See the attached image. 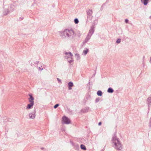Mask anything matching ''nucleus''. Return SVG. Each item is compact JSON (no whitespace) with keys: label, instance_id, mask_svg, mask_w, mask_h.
<instances>
[{"label":"nucleus","instance_id":"obj_6","mask_svg":"<svg viewBox=\"0 0 151 151\" xmlns=\"http://www.w3.org/2000/svg\"><path fill=\"white\" fill-rule=\"evenodd\" d=\"M64 57L65 58L67 59V60L69 63L72 65H73V63L72 62H73V60L72 57H70L68 56H65Z\"/></svg>","mask_w":151,"mask_h":151},{"label":"nucleus","instance_id":"obj_28","mask_svg":"<svg viewBox=\"0 0 151 151\" xmlns=\"http://www.w3.org/2000/svg\"><path fill=\"white\" fill-rule=\"evenodd\" d=\"M128 22H129V20L128 19H125V22L126 23H128Z\"/></svg>","mask_w":151,"mask_h":151},{"label":"nucleus","instance_id":"obj_11","mask_svg":"<svg viewBox=\"0 0 151 151\" xmlns=\"http://www.w3.org/2000/svg\"><path fill=\"white\" fill-rule=\"evenodd\" d=\"M73 86V83L71 82L70 81L68 83V89L69 90H70L72 89V87Z\"/></svg>","mask_w":151,"mask_h":151},{"label":"nucleus","instance_id":"obj_19","mask_svg":"<svg viewBox=\"0 0 151 151\" xmlns=\"http://www.w3.org/2000/svg\"><path fill=\"white\" fill-rule=\"evenodd\" d=\"M75 56L76 58V60H79L80 59V57L79 54L78 53H76L75 54Z\"/></svg>","mask_w":151,"mask_h":151},{"label":"nucleus","instance_id":"obj_21","mask_svg":"<svg viewBox=\"0 0 151 151\" xmlns=\"http://www.w3.org/2000/svg\"><path fill=\"white\" fill-rule=\"evenodd\" d=\"M74 22L75 24H77L79 22V20L78 19L76 18L74 19Z\"/></svg>","mask_w":151,"mask_h":151},{"label":"nucleus","instance_id":"obj_13","mask_svg":"<svg viewBox=\"0 0 151 151\" xmlns=\"http://www.w3.org/2000/svg\"><path fill=\"white\" fill-rule=\"evenodd\" d=\"M149 0H141V1L143 4L145 5H147L149 2Z\"/></svg>","mask_w":151,"mask_h":151},{"label":"nucleus","instance_id":"obj_34","mask_svg":"<svg viewBox=\"0 0 151 151\" xmlns=\"http://www.w3.org/2000/svg\"><path fill=\"white\" fill-rule=\"evenodd\" d=\"M64 54L65 55H68V52H65Z\"/></svg>","mask_w":151,"mask_h":151},{"label":"nucleus","instance_id":"obj_10","mask_svg":"<svg viewBox=\"0 0 151 151\" xmlns=\"http://www.w3.org/2000/svg\"><path fill=\"white\" fill-rule=\"evenodd\" d=\"M89 107H86L85 108L82 109L81 110V112L83 113H87L88 112L89 109Z\"/></svg>","mask_w":151,"mask_h":151},{"label":"nucleus","instance_id":"obj_27","mask_svg":"<svg viewBox=\"0 0 151 151\" xmlns=\"http://www.w3.org/2000/svg\"><path fill=\"white\" fill-rule=\"evenodd\" d=\"M10 8H13V9H12V11L14 10V6L13 5H11L10 6Z\"/></svg>","mask_w":151,"mask_h":151},{"label":"nucleus","instance_id":"obj_9","mask_svg":"<svg viewBox=\"0 0 151 151\" xmlns=\"http://www.w3.org/2000/svg\"><path fill=\"white\" fill-rule=\"evenodd\" d=\"M34 103H29L27 104V106L26 108V109H30L33 107Z\"/></svg>","mask_w":151,"mask_h":151},{"label":"nucleus","instance_id":"obj_7","mask_svg":"<svg viewBox=\"0 0 151 151\" xmlns=\"http://www.w3.org/2000/svg\"><path fill=\"white\" fill-rule=\"evenodd\" d=\"M29 97L28 98L29 101V103H34V98L33 97L31 93H29L28 94Z\"/></svg>","mask_w":151,"mask_h":151},{"label":"nucleus","instance_id":"obj_23","mask_svg":"<svg viewBox=\"0 0 151 151\" xmlns=\"http://www.w3.org/2000/svg\"><path fill=\"white\" fill-rule=\"evenodd\" d=\"M100 99L98 97L95 100V103H96L98 102L100 100Z\"/></svg>","mask_w":151,"mask_h":151},{"label":"nucleus","instance_id":"obj_30","mask_svg":"<svg viewBox=\"0 0 151 151\" xmlns=\"http://www.w3.org/2000/svg\"><path fill=\"white\" fill-rule=\"evenodd\" d=\"M24 19V17H20L19 20H22Z\"/></svg>","mask_w":151,"mask_h":151},{"label":"nucleus","instance_id":"obj_26","mask_svg":"<svg viewBox=\"0 0 151 151\" xmlns=\"http://www.w3.org/2000/svg\"><path fill=\"white\" fill-rule=\"evenodd\" d=\"M68 55H69L70 56V57H72L73 56L72 54L70 52H68Z\"/></svg>","mask_w":151,"mask_h":151},{"label":"nucleus","instance_id":"obj_17","mask_svg":"<svg viewBox=\"0 0 151 151\" xmlns=\"http://www.w3.org/2000/svg\"><path fill=\"white\" fill-rule=\"evenodd\" d=\"M97 94L98 96H101L102 95L103 93L101 90H99L97 92Z\"/></svg>","mask_w":151,"mask_h":151},{"label":"nucleus","instance_id":"obj_15","mask_svg":"<svg viewBox=\"0 0 151 151\" xmlns=\"http://www.w3.org/2000/svg\"><path fill=\"white\" fill-rule=\"evenodd\" d=\"M29 116L30 118L33 119L35 117V113H30L29 114Z\"/></svg>","mask_w":151,"mask_h":151},{"label":"nucleus","instance_id":"obj_32","mask_svg":"<svg viewBox=\"0 0 151 151\" xmlns=\"http://www.w3.org/2000/svg\"><path fill=\"white\" fill-rule=\"evenodd\" d=\"M39 63V61H37L35 62L34 63V64H38V63Z\"/></svg>","mask_w":151,"mask_h":151},{"label":"nucleus","instance_id":"obj_2","mask_svg":"<svg viewBox=\"0 0 151 151\" xmlns=\"http://www.w3.org/2000/svg\"><path fill=\"white\" fill-rule=\"evenodd\" d=\"M116 135V132H115L112 137V141L114 144L115 148L117 150H121L122 148V145L119 138L117 137Z\"/></svg>","mask_w":151,"mask_h":151},{"label":"nucleus","instance_id":"obj_41","mask_svg":"<svg viewBox=\"0 0 151 151\" xmlns=\"http://www.w3.org/2000/svg\"><path fill=\"white\" fill-rule=\"evenodd\" d=\"M70 58L69 59V60H70Z\"/></svg>","mask_w":151,"mask_h":151},{"label":"nucleus","instance_id":"obj_3","mask_svg":"<svg viewBox=\"0 0 151 151\" xmlns=\"http://www.w3.org/2000/svg\"><path fill=\"white\" fill-rule=\"evenodd\" d=\"M94 25L95 24L94 23V24L92 25V26L91 27L89 31L87 37H86L84 40L82 42L83 45H84L86 43L88 42V41L90 39L91 37L93 34L94 33L95 29Z\"/></svg>","mask_w":151,"mask_h":151},{"label":"nucleus","instance_id":"obj_4","mask_svg":"<svg viewBox=\"0 0 151 151\" xmlns=\"http://www.w3.org/2000/svg\"><path fill=\"white\" fill-rule=\"evenodd\" d=\"M71 123L70 119L65 116H64L62 117L63 124H69Z\"/></svg>","mask_w":151,"mask_h":151},{"label":"nucleus","instance_id":"obj_1","mask_svg":"<svg viewBox=\"0 0 151 151\" xmlns=\"http://www.w3.org/2000/svg\"><path fill=\"white\" fill-rule=\"evenodd\" d=\"M74 33L73 30L65 29L63 31L59 32V35L62 38L69 37L72 39L74 37Z\"/></svg>","mask_w":151,"mask_h":151},{"label":"nucleus","instance_id":"obj_31","mask_svg":"<svg viewBox=\"0 0 151 151\" xmlns=\"http://www.w3.org/2000/svg\"><path fill=\"white\" fill-rule=\"evenodd\" d=\"M101 124H102V122H99V123H98V125L99 126H100L101 125Z\"/></svg>","mask_w":151,"mask_h":151},{"label":"nucleus","instance_id":"obj_33","mask_svg":"<svg viewBox=\"0 0 151 151\" xmlns=\"http://www.w3.org/2000/svg\"><path fill=\"white\" fill-rule=\"evenodd\" d=\"M39 69L40 70H43V68H41L40 67H39Z\"/></svg>","mask_w":151,"mask_h":151},{"label":"nucleus","instance_id":"obj_16","mask_svg":"<svg viewBox=\"0 0 151 151\" xmlns=\"http://www.w3.org/2000/svg\"><path fill=\"white\" fill-rule=\"evenodd\" d=\"M88 52L89 49L87 48H85L84 50L83 51V53L84 55H86Z\"/></svg>","mask_w":151,"mask_h":151},{"label":"nucleus","instance_id":"obj_20","mask_svg":"<svg viewBox=\"0 0 151 151\" xmlns=\"http://www.w3.org/2000/svg\"><path fill=\"white\" fill-rule=\"evenodd\" d=\"M85 98L87 100H89L90 101L91 100V97L90 95L87 94Z\"/></svg>","mask_w":151,"mask_h":151},{"label":"nucleus","instance_id":"obj_12","mask_svg":"<svg viewBox=\"0 0 151 151\" xmlns=\"http://www.w3.org/2000/svg\"><path fill=\"white\" fill-rule=\"evenodd\" d=\"M9 9H5L3 12V14L4 15H6L9 13Z\"/></svg>","mask_w":151,"mask_h":151},{"label":"nucleus","instance_id":"obj_14","mask_svg":"<svg viewBox=\"0 0 151 151\" xmlns=\"http://www.w3.org/2000/svg\"><path fill=\"white\" fill-rule=\"evenodd\" d=\"M107 92L109 93H112L114 92V90L112 88L109 87L107 89Z\"/></svg>","mask_w":151,"mask_h":151},{"label":"nucleus","instance_id":"obj_35","mask_svg":"<svg viewBox=\"0 0 151 151\" xmlns=\"http://www.w3.org/2000/svg\"><path fill=\"white\" fill-rule=\"evenodd\" d=\"M34 64H32V63H30V64L32 66H33L35 65Z\"/></svg>","mask_w":151,"mask_h":151},{"label":"nucleus","instance_id":"obj_22","mask_svg":"<svg viewBox=\"0 0 151 151\" xmlns=\"http://www.w3.org/2000/svg\"><path fill=\"white\" fill-rule=\"evenodd\" d=\"M121 40L120 38L118 39L116 41V43L117 44L120 43L121 42Z\"/></svg>","mask_w":151,"mask_h":151},{"label":"nucleus","instance_id":"obj_24","mask_svg":"<svg viewBox=\"0 0 151 151\" xmlns=\"http://www.w3.org/2000/svg\"><path fill=\"white\" fill-rule=\"evenodd\" d=\"M59 106V104H55L53 106V107L54 109L57 108Z\"/></svg>","mask_w":151,"mask_h":151},{"label":"nucleus","instance_id":"obj_37","mask_svg":"<svg viewBox=\"0 0 151 151\" xmlns=\"http://www.w3.org/2000/svg\"><path fill=\"white\" fill-rule=\"evenodd\" d=\"M41 150H43L44 149V147H41Z\"/></svg>","mask_w":151,"mask_h":151},{"label":"nucleus","instance_id":"obj_8","mask_svg":"<svg viewBox=\"0 0 151 151\" xmlns=\"http://www.w3.org/2000/svg\"><path fill=\"white\" fill-rule=\"evenodd\" d=\"M86 12L88 15L87 18H88L89 17H90L91 16L93 12L92 10L89 9L86 11Z\"/></svg>","mask_w":151,"mask_h":151},{"label":"nucleus","instance_id":"obj_18","mask_svg":"<svg viewBox=\"0 0 151 151\" xmlns=\"http://www.w3.org/2000/svg\"><path fill=\"white\" fill-rule=\"evenodd\" d=\"M81 148L83 150H86V148L85 145L83 144H81L80 145Z\"/></svg>","mask_w":151,"mask_h":151},{"label":"nucleus","instance_id":"obj_29","mask_svg":"<svg viewBox=\"0 0 151 151\" xmlns=\"http://www.w3.org/2000/svg\"><path fill=\"white\" fill-rule=\"evenodd\" d=\"M57 80L59 82H61V80L59 78H57Z\"/></svg>","mask_w":151,"mask_h":151},{"label":"nucleus","instance_id":"obj_38","mask_svg":"<svg viewBox=\"0 0 151 151\" xmlns=\"http://www.w3.org/2000/svg\"><path fill=\"white\" fill-rule=\"evenodd\" d=\"M90 83V81H89V83H88V84H89Z\"/></svg>","mask_w":151,"mask_h":151},{"label":"nucleus","instance_id":"obj_39","mask_svg":"<svg viewBox=\"0 0 151 151\" xmlns=\"http://www.w3.org/2000/svg\"><path fill=\"white\" fill-rule=\"evenodd\" d=\"M143 58H145V57L144 56L143 57Z\"/></svg>","mask_w":151,"mask_h":151},{"label":"nucleus","instance_id":"obj_36","mask_svg":"<svg viewBox=\"0 0 151 151\" xmlns=\"http://www.w3.org/2000/svg\"><path fill=\"white\" fill-rule=\"evenodd\" d=\"M150 30H151V24H150Z\"/></svg>","mask_w":151,"mask_h":151},{"label":"nucleus","instance_id":"obj_40","mask_svg":"<svg viewBox=\"0 0 151 151\" xmlns=\"http://www.w3.org/2000/svg\"><path fill=\"white\" fill-rule=\"evenodd\" d=\"M95 74H94L93 75V76H95Z\"/></svg>","mask_w":151,"mask_h":151},{"label":"nucleus","instance_id":"obj_5","mask_svg":"<svg viewBox=\"0 0 151 151\" xmlns=\"http://www.w3.org/2000/svg\"><path fill=\"white\" fill-rule=\"evenodd\" d=\"M146 103L148 107V112H149L150 108L151 107V95L147 98L146 100Z\"/></svg>","mask_w":151,"mask_h":151},{"label":"nucleus","instance_id":"obj_25","mask_svg":"<svg viewBox=\"0 0 151 151\" xmlns=\"http://www.w3.org/2000/svg\"><path fill=\"white\" fill-rule=\"evenodd\" d=\"M105 5V3H104L103 4V5H102V6H101V8H100V10L101 11H102L103 9H104V6H103L104 5Z\"/></svg>","mask_w":151,"mask_h":151},{"label":"nucleus","instance_id":"obj_42","mask_svg":"<svg viewBox=\"0 0 151 151\" xmlns=\"http://www.w3.org/2000/svg\"><path fill=\"white\" fill-rule=\"evenodd\" d=\"M150 18H151V16H150Z\"/></svg>","mask_w":151,"mask_h":151}]
</instances>
